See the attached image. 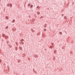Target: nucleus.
<instances>
[{
  "label": "nucleus",
  "mask_w": 75,
  "mask_h": 75,
  "mask_svg": "<svg viewBox=\"0 0 75 75\" xmlns=\"http://www.w3.org/2000/svg\"><path fill=\"white\" fill-rule=\"evenodd\" d=\"M14 21H15V20H13L12 21V23H14Z\"/></svg>",
  "instance_id": "1"
},
{
  "label": "nucleus",
  "mask_w": 75,
  "mask_h": 75,
  "mask_svg": "<svg viewBox=\"0 0 75 75\" xmlns=\"http://www.w3.org/2000/svg\"><path fill=\"white\" fill-rule=\"evenodd\" d=\"M23 40H24L23 39H22L21 40V41H23Z\"/></svg>",
  "instance_id": "2"
},
{
  "label": "nucleus",
  "mask_w": 75,
  "mask_h": 75,
  "mask_svg": "<svg viewBox=\"0 0 75 75\" xmlns=\"http://www.w3.org/2000/svg\"><path fill=\"white\" fill-rule=\"evenodd\" d=\"M59 34H62V32H60L59 33Z\"/></svg>",
  "instance_id": "3"
},
{
  "label": "nucleus",
  "mask_w": 75,
  "mask_h": 75,
  "mask_svg": "<svg viewBox=\"0 0 75 75\" xmlns=\"http://www.w3.org/2000/svg\"><path fill=\"white\" fill-rule=\"evenodd\" d=\"M44 31H46V29H44Z\"/></svg>",
  "instance_id": "4"
},
{
  "label": "nucleus",
  "mask_w": 75,
  "mask_h": 75,
  "mask_svg": "<svg viewBox=\"0 0 75 75\" xmlns=\"http://www.w3.org/2000/svg\"><path fill=\"white\" fill-rule=\"evenodd\" d=\"M10 6H12V5L11 4H10Z\"/></svg>",
  "instance_id": "5"
},
{
  "label": "nucleus",
  "mask_w": 75,
  "mask_h": 75,
  "mask_svg": "<svg viewBox=\"0 0 75 75\" xmlns=\"http://www.w3.org/2000/svg\"><path fill=\"white\" fill-rule=\"evenodd\" d=\"M33 7V5H31V7Z\"/></svg>",
  "instance_id": "6"
},
{
  "label": "nucleus",
  "mask_w": 75,
  "mask_h": 75,
  "mask_svg": "<svg viewBox=\"0 0 75 75\" xmlns=\"http://www.w3.org/2000/svg\"><path fill=\"white\" fill-rule=\"evenodd\" d=\"M6 28H8V27H6Z\"/></svg>",
  "instance_id": "7"
}]
</instances>
